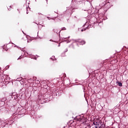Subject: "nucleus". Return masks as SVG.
Listing matches in <instances>:
<instances>
[{
	"label": "nucleus",
	"instance_id": "obj_1",
	"mask_svg": "<svg viewBox=\"0 0 128 128\" xmlns=\"http://www.w3.org/2000/svg\"><path fill=\"white\" fill-rule=\"evenodd\" d=\"M93 124L95 126V128H100V124L98 122H94Z\"/></svg>",
	"mask_w": 128,
	"mask_h": 128
},
{
	"label": "nucleus",
	"instance_id": "obj_2",
	"mask_svg": "<svg viewBox=\"0 0 128 128\" xmlns=\"http://www.w3.org/2000/svg\"><path fill=\"white\" fill-rule=\"evenodd\" d=\"M118 84L119 86H122V84L120 82H118Z\"/></svg>",
	"mask_w": 128,
	"mask_h": 128
},
{
	"label": "nucleus",
	"instance_id": "obj_3",
	"mask_svg": "<svg viewBox=\"0 0 128 128\" xmlns=\"http://www.w3.org/2000/svg\"><path fill=\"white\" fill-rule=\"evenodd\" d=\"M52 96H58V93H54Z\"/></svg>",
	"mask_w": 128,
	"mask_h": 128
},
{
	"label": "nucleus",
	"instance_id": "obj_4",
	"mask_svg": "<svg viewBox=\"0 0 128 128\" xmlns=\"http://www.w3.org/2000/svg\"><path fill=\"white\" fill-rule=\"evenodd\" d=\"M82 32H84V30H82Z\"/></svg>",
	"mask_w": 128,
	"mask_h": 128
}]
</instances>
